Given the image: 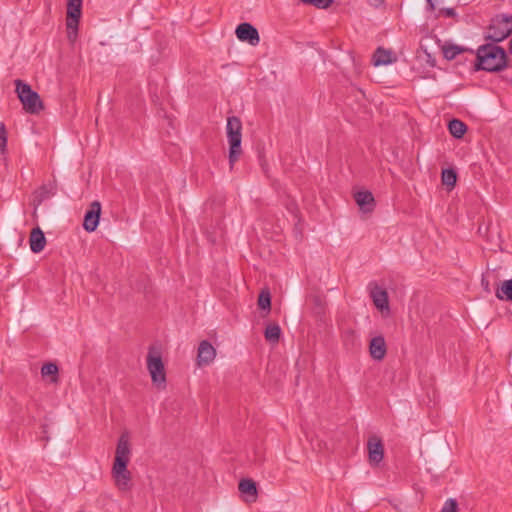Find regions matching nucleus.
Here are the masks:
<instances>
[{
  "label": "nucleus",
  "instance_id": "30",
  "mask_svg": "<svg viewBox=\"0 0 512 512\" xmlns=\"http://www.w3.org/2000/svg\"><path fill=\"white\" fill-rule=\"evenodd\" d=\"M367 1L373 7H379L381 4L384 3V0H367Z\"/></svg>",
  "mask_w": 512,
  "mask_h": 512
},
{
  "label": "nucleus",
  "instance_id": "20",
  "mask_svg": "<svg viewBox=\"0 0 512 512\" xmlns=\"http://www.w3.org/2000/svg\"><path fill=\"white\" fill-rule=\"evenodd\" d=\"M130 456V446L128 437L126 434H122L118 440L115 457H120L122 459H128Z\"/></svg>",
  "mask_w": 512,
  "mask_h": 512
},
{
  "label": "nucleus",
  "instance_id": "5",
  "mask_svg": "<svg viewBox=\"0 0 512 512\" xmlns=\"http://www.w3.org/2000/svg\"><path fill=\"white\" fill-rule=\"evenodd\" d=\"M512 32V16L506 14H499L492 18L488 27V34L485 36L486 40H491L492 43H499L505 40Z\"/></svg>",
  "mask_w": 512,
  "mask_h": 512
},
{
  "label": "nucleus",
  "instance_id": "7",
  "mask_svg": "<svg viewBox=\"0 0 512 512\" xmlns=\"http://www.w3.org/2000/svg\"><path fill=\"white\" fill-rule=\"evenodd\" d=\"M128 459L115 457L112 468L115 483L120 490H128L130 488L131 474L127 470Z\"/></svg>",
  "mask_w": 512,
  "mask_h": 512
},
{
  "label": "nucleus",
  "instance_id": "10",
  "mask_svg": "<svg viewBox=\"0 0 512 512\" xmlns=\"http://www.w3.org/2000/svg\"><path fill=\"white\" fill-rule=\"evenodd\" d=\"M101 215V203L93 201L84 215L83 228L87 232H93L97 229Z\"/></svg>",
  "mask_w": 512,
  "mask_h": 512
},
{
  "label": "nucleus",
  "instance_id": "15",
  "mask_svg": "<svg viewBox=\"0 0 512 512\" xmlns=\"http://www.w3.org/2000/svg\"><path fill=\"white\" fill-rule=\"evenodd\" d=\"M57 192V184L55 181L43 184L34 194V204L40 205L43 201L53 197Z\"/></svg>",
  "mask_w": 512,
  "mask_h": 512
},
{
  "label": "nucleus",
  "instance_id": "25",
  "mask_svg": "<svg viewBox=\"0 0 512 512\" xmlns=\"http://www.w3.org/2000/svg\"><path fill=\"white\" fill-rule=\"evenodd\" d=\"M258 306L261 310H266L267 313L271 310V294L268 289H264L258 296Z\"/></svg>",
  "mask_w": 512,
  "mask_h": 512
},
{
  "label": "nucleus",
  "instance_id": "2",
  "mask_svg": "<svg viewBox=\"0 0 512 512\" xmlns=\"http://www.w3.org/2000/svg\"><path fill=\"white\" fill-rule=\"evenodd\" d=\"M226 133L229 144V164L232 169L242 154V122L236 116L227 118Z\"/></svg>",
  "mask_w": 512,
  "mask_h": 512
},
{
  "label": "nucleus",
  "instance_id": "19",
  "mask_svg": "<svg viewBox=\"0 0 512 512\" xmlns=\"http://www.w3.org/2000/svg\"><path fill=\"white\" fill-rule=\"evenodd\" d=\"M443 56L447 60H453L455 59L459 54L469 52L471 54H474V51L470 48L447 43L442 47Z\"/></svg>",
  "mask_w": 512,
  "mask_h": 512
},
{
  "label": "nucleus",
  "instance_id": "23",
  "mask_svg": "<svg viewBox=\"0 0 512 512\" xmlns=\"http://www.w3.org/2000/svg\"><path fill=\"white\" fill-rule=\"evenodd\" d=\"M265 339L270 343H277L281 336V328L278 324H269L264 331Z\"/></svg>",
  "mask_w": 512,
  "mask_h": 512
},
{
  "label": "nucleus",
  "instance_id": "1",
  "mask_svg": "<svg viewBox=\"0 0 512 512\" xmlns=\"http://www.w3.org/2000/svg\"><path fill=\"white\" fill-rule=\"evenodd\" d=\"M507 67V53L496 43L480 45L475 52L474 71L500 72Z\"/></svg>",
  "mask_w": 512,
  "mask_h": 512
},
{
  "label": "nucleus",
  "instance_id": "27",
  "mask_svg": "<svg viewBox=\"0 0 512 512\" xmlns=\"http://www.w3.org/2000/svg\"><path fill=\"white\" fill-rule=\"evenodd\" d=\"M7 147V131L5 124L3 122L0 123V152L1 154L6 153Z\"/></svg>",
  "mask_w": 512,
  "mask_h": 512
},
{
  "label": "nucleus",
  "instance_id": "29",
  "mask_svg": "<svg viewBox=\"0 0 512 512\" xmlns=\"http://www.w3.org/2000/svg\"><path fill=\"white\" fill-rule=\"evenodd\" d=\"M441 15L448 17V18H455V17H457V12L454 8H442L439 10L438 16H441Z\"/></svg>",
  "mask_w": 512,
  "mask_h": 512
},
{
  "label": "nucleus",
  "instance_id": "22",
  "mask_svg": "<svg viewBox=\"0 0 512 512\" xmlns=\"http://www.w3.org/2000/svg\"><path fill=\"white\" fill-rule=\"evenodd\" d=\"M496 297L500 300L512 302V278L503 281L501 287L496 290Z\"/></svg>",
  "mask_w": 512,
  "mask_h": 512
},
{
  "label": "nucleus",
  "instance_id": "12",
  "mask_svg": "<svg viewBox=\"0 0 512 512\" xmlns=\"http://www.w3.org/2000/svg\"><path fill=\"white\" fill-rule=\"evenodd\" d=\"M216 356V350L212 346V344L207 341L203 340L200 342L198 347V354H197V364L198 366H206L209 365Z\"/></svg>",
  "mask_w": 512,
  "mask_h": 512
},
{
  "label": "nucleus",
  "instance_id": "14",
  "mask_svg": "<svg viewBox=\"0 0 512 512\" xmlns=\"http://www.w3.org/2000/svg\"><path fill=\"white\" fill-rule=\"evenodd\" d=\"M354 199L362 212L369 213L373 211L375 200L370 191H358L355 193Z\"/></svg>",
  "mask_w": 512,
  "mask_h": 512
},
{
  "label": "nucleus",
  "instance_id": "16",
  "mask_svg": "<svg viewBox=\"0 0 512 512\" xmlns=\"http://www.w3.org/2000/svg\"><path fill=\"white\" fill-rule=\"evenodd\" d=\"M30 249L33 253H40L46 245V237L40 227L32 229L29 237Z\"/></svg>",
  "mask_w": 512,
  "mask_h": 512
},
{
  "label": "nucleus",
  "instance_id": "4",
  "mask_svg": "<svg viewBox=\"0 0 512 512\" xmlns=\"http://www.w3.org/2000/svg\"><path fill=\"white\" fill-rule=\"evenodd\" d=\"M147 369L151 375L152 383L158 389L166 387V373L161 353L155 347H150L147 355Z\"/></svg>",
  "mask_w": 512,
  "mask_h": 512
},
{
  "label": "nucleus",
  "instance_id": "32",
  "mask_svg": "<svg viewBox=\"0 0 512 512\" xmlns=\"http://www.w3.org/2000/svg\"><path fill=\"white\" fill-rule=\"evenodd\" d=\"M482 284L485 286V289L488 290V282L485 283L484 279H482Z\"/></svg>",
  "mask_w": 512,
  "mask_h": 512
},
{
  "label": "nucleus",
  "instance_id": "21",
  "mask_svg": "<svg viewBox=\"0 0 512 512\" xmlns=\"http://www.w3.org/2000/svg\"><path fill=\"white\" fill-rule=\"evenodd\" d=\"M448 129L453 137L460 139L467 131V126L459 119H452L448 124Z\"/></svg>",
  "mask_w": 512,
  "mask_h": 512
},
{
  "label": "nucleus",
  "instance_id": "13",
  "mask_svg": "<svg viewBox=\"0 0 512 512\" xmlns=\"http://www.w3.org/2000/svg\"><path fill=\"white\" fill-rule=\"evenodd\" d=\"M370 356L377 361L382 360L387 352L386 342L383 336L373 337L369 344Z\"/></svg>",
  "mask_w": 512,
  "mask_h": 512
},
{
  "label": "nucleus",
  "instance_id": "26",
  "mask_svg": "<svg viewBox=\"0 0 512 512\" xmlns=\"http://www.w3.org/2000/svg\"><path fill=\"white\" fill-rule=\"evenodd\" d=\"M42 376H52L51 383H57L58 381V366L55 363H46L41 368Z\"/></svg>",
  "mask_w": 512,
  "mask_h": 512
},
{
  "label": "nucleus",
  "instance_id": "3",
  "mask_svg": "<svg viewBox=\"0 0 512 512\" xmlns=\"http://www.w3.org/2000/svg\"><path fill=\"white\" fill-rule=\"evenodd\" d=\"M16 93L23 109L30 114H37L43 109V102L36 91L29 84L20 79L15 80Z\"/></svg>",
  "mask_w": 512,
  "mask_h": 512
},
{
  "label": "nucleus",
  "instance_id": "17",
  "mask_svg": "<svg viewBox=\"0 0 512 512\" xmlns=\"http://www.w3.org/2000/svg\"><path fill=\"white\" fill-rule=\"evenodd\" d=\"M370 296L377 309L380 311L389 310L388 293L386 290L375 286L371 289Z\"/></svg>",
  "mask_w": 512,
  "mask_h": 512
},
{
  "label": "nucleus",
  "instance_id": "24",
  "mask_svg": "<svg viewBox=\"0 0 512 512\" xmlns=\"http://www.w3.org/2000/svg\"><path fill=\"white\" fill-rule=\"evenodd\" d=\"M441 180L444 185L453 188L457 181L456 171L452 168L444 169L441 174Z\"/></svg>",
  "mask_w": 512,
  "mask_h": 512
},
{
  "label": "nucleus",
  "instance_id": "31",
  "mask_svg": "<svg viewBox=\"0 0 512 512\" xmlns=\"http://www.w3.org/2000/svg\"><path fill=\"white\" fill-rule=\"evenodd\" d=\"M427 1V7L430 11H433L435 9V4L433 0H426Z\"/></svg>",
  "mask_w": 512,
  "mask_h": 512
},
{
  "label": "nucleus",
  "instance_id": "28",
  "mask_svg": "<svg viewBox=\"0 0 512 512\" xmlns=\"http://www.w3.org/2000/svg\"><path fill=\"white\" fill-rule=\"evenodd\" d=\"M441 512H458V503L455 499L449 498L445 501Z\"/></svg>",
  "mask_w": 512,
  "mask_h": 512
},
{
  "label": "nucleus",
  "instance_id": "8",
  "mask_svg": "<svg viewBox=\"0 0 512 512\" xmlns=\"http://www.w3.org/2000/svg\"><path fill=\"white\" fill-rule=\"evenodd\" d=\"M367 450L370 464L377 466L384 458L382 439L376 435L370 436L367 441Z\"/></svg>",
  "mask_w": 512,
  "mask_h": 512
},
{
  "label": "nucleus",
  "instance_id": "9",
  "mask_svg": "<svg viewBox=\"0 0 512 512\" xmlns=\"http://www.w3.org/2000/svg\"><path fill=\"white\" fill-rule=\"evenodd\" d=\"M235 34L240 41L256 46L260 42L258 30L250 23L244 22L237 26Z\"/></svg>",
  "mask_w": 512,
  "mask_h": 512
},
{
  "label": "nucleus",
  "instance_id": "11",
  "mask_svg": "<svg viewBox=\"0 0 512 512\" xmlns=\"http://www.w3.org/2000/svg\"><path fill=\"white\" fill-rule=\"evenodd\" d=\"M238 490L245 502L253 503L257 500L258 490L257 484L254 480L250 478L241 479L238 484Z\"/></svg>",
  "mask_w": 512,
  "mask_h": 512
},
{
  "label": "nucleus",
  "instance_id": "18",
  "mask_svg": "<svg viewBox=\"0 0 512 512\" xmlns=\"http://www.w3.org/2000/svg\"><path fill=\"white\" fill-rule=\"evenodd\" d=\"M396 61V57H393V53L390 50H386L382 47H378L373 54L372 62L374 66L388 65Z\"/></svg>",
  "mask_w": 512,
  "mask_h": 512
},
{
  "label": "nucleus",
  "instance_id": "6",
  "mask_svg": "<svg viewBox=\"0 0 512 512\" xmlns=\"http://www.w3.org/2000/svg\"><path fill=\"white\" fill-rule=\"evenodd\" d=\"M82 14V0H67L66 28L67 37L74 42L78 35V25Z\"/></svg>",
  "mask_w": 512,
  "mask_h": 512
}]
</instances>
